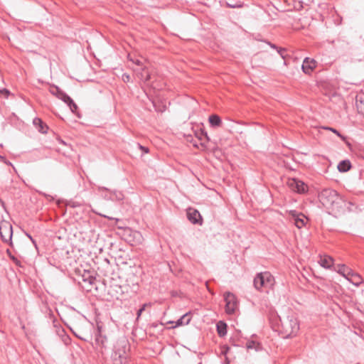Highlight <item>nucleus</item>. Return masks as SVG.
<instances>
[{"mask_svg": "<svg viewBox=\"0 0 364 364\" xmlns=\"http://www.w3.org/2000/svg\"><path fill=\"white\" fill-rule=\"evenodd\" d=\"M269 323L273 331L284 338L295 336L299 331V323L297 318L291 313L284 317L272 314Z\"/></svg>", "mask_w": 364, "mask_h": 364, "instance_id": "1", "label": "nucleus"}, {"mask_svg": "<svg viewBox=\"0 0 364 364\" xmlns=\"http://www.w3.org/2000/svg\"><path fill=\"white\" fill-rule=\"evenodd\" d=\"M129 342L124 338L118 339L113 347L111 360L113 364H126L127 362V349Z\"/></svg>", "mask_w": 364, "mask_h": 364, "instance_id": "2", "label": "nucleus"}, {"mask_svg": "<svg viewBox=\"0 0 364 364\" xmlns=\"http://www.w3.org/2000/svg\"><path fill=\"white\" fill-rule=\"evenodd\" d=\"M321 205H338L345 203V200L333 189H325L318 196Z\"/></svg>", "mask_w": 364, "mask_h": 364, "instance_id": "3", "label": "nucleus"}, {"mask_svg": "<svg viewBox=\"0 0 364 364\" xmlns=\"http://www.w3.org/2000/svg\"><path fill=\"white\" fill-rule=\"evenodd\" d=\"M253 284L258 291H262V288L269 289L274 284V278L269 272H260L254 278Z\"/></svg>", "mask_w": 364, "mask_h": 364, "instance_id": "4", "label": "nucleus"}, {"mask_svg": "<svg viewBox=\"0 0 364 364\" xmlns=\"http://www.w3.org/2000/svg\"><path fill=\"white\" fill-rule=\"evenodd\" d=\"M12 236L13 227L9 221L1 220L0 222V237L1 241L11 247H14Z\"/></svg>", "mask_w": 364, "mask_h": 364, "instance_id": "5", "label": "nucleus"}, {"mask_svg": "<svg viewBox=\"0 0 364 364\" xmlns=\"http://www.w3.org/2000/svg\"><path fill=\"white\" fill-rule=\"evenodd\" d=\"M50 92L56 96L58 99L63 101L66 103L70 107L72 112L75 113L77 109V105L73 102V100L69 97L65 92H64L62 90H60L58 86H52L50 88Z\"/></svg>", "mask_w": 364, "mask_h": 364, "instance_id": "6", "label": "nucleus"}, {"mask_svg": "<svg viewBox=\"0 0 364 364\" xmlns=\"http://www.w3.org/2000/svg\"><path fill=\"white\" fill-rule=\"evenodd\" d=\"M287 186L291 191L299 193H305L308 189L306 184L296 178H289L287 181Z\"/></svg>", "mask_w": 364, "mask_h": 364, "instance_id": "7", "label": "nucleus"}, {"mask_svg": "<svg viewBox=\"0 0 364 364\" xmlns=\"http://www.w3.org/2000/svg\"><path fill=\"white\" fill-rule=\"evenodd\" d=\"M225 311L228 314H232L235 312L237 306V299L235 295L228 292L225 295Z\"/></svg>", "mask_w": 364, "mask_h": 364, "instance_id": "8", "label": "nucleus"}, {"mask_svg": "<svg viewBox=\"0 0 364 364\" xmlns=\"http://www.w3.org/2000/svg\"><path fill=\"white\" fill-rule=\"evenodd\" d=\"M186 215L188 220L193 224H200L202 225L203 223V218L199 213L198 210H197L195 208H191L189 206L186 209Z\"/></svg>", "mask_w": 364, "mask_h": 364, "instance_id": "9", "label": "nucleus"}, {"mask_svg": "<svg viewBox=\"0 0 364 364\" xmlns=\"http://www.w3.org/2000/svg\"><path fill=\"white\" fill-rule=\"evenodd\" d=\"M289 215L291 216V218L294 220V225L299 229H301L305 226V225H306L305 219H307V218L303 213H298L296 210H289Z\"/></svg>", "mask_w": 364, "mask_h": 364, "instance_id": "10", "label": "nucleus"}, {"mask_svg": "<svg viewBox=\"0 0 364 364\" xmlns=\"http://www.w3.org/2000/svg\"><path fill=\"white\" fill-rule=\"evenodd\" d=\"M191 319V313L190 312L186 313L184 315H183L180 318H178L176 321H169L166 322V323H169V324L175 323L174 326L169 327L168 328L171 329V328H174L181 326L183 325H187L190 323Z\"/></svg>", "mask_w": 364, "mask_h": 364, "instance_id": "11", "label": "nucleus"}, {"mask_svg": "<svg viewBox=\"0 0 364 364\" xmlns=\"http://www.w3.org/2000/svg\"><path fill=\"white\" fill-rule=\"evenodd\" d=\"M316 61L309 58H306L304 60L301 68L306 74H310L313 70L316 67Z\"/></svg>", "mask_w": 364, "mask_h": 364, "instance_id": "12", "label": "nucleus"}, {"mask_svg": "<svg viewBox=\"0 0 364 364\" xmlns=\"http://www.w3.org/2000/svg\"><path fill=\"white\" fill-rule=\"evenodd\" d=\"M102 327L97 325V333H95V342L102 348H106L107 337L102 334Z\"/></svg>", "mask_w": 364, "mask_h": 364, "instance_id": "13", "label": "nucleus"}, {"mask_svg": "<svg viewBox=\"0 0 364 364\" xmlns=\"http://www.w3.org/2000/svg\"><path fill=\"white\" fill-rule=\"evenodd\" d=\"M355 106L358 112L364 117V93L361 92L356 95Z\"/></svg>", "mask_w": 364, "mask_h": 364, "instance_id": "14", "label": "nucleus"}, {"mask_svg": "<svg viewBox=\"0 0 364 364\" xmlns=\"http://www.w3.org/2000/svg\"><path fill=\"white\" fill-rule=\"evenodd\" d=\"M208 123L210 127L214 129L218 128L222 126L221 118L218 114H211L208 117Z\"/></svg>", "mask_w": 364, "mask_h": 364, "instance_id": "15", "label": "nucleus"}, {"mask_svg": "<svg viewBox=\"0 0 364 364\" xmlns=\"http://www.w3.org/2000/svg\"><path fill=\"white\" fill-rule=\"evenodd\" d=\"M33 124L38 130V132L45 134L47 133L48 127V126L42 121L41 119L38 117H36L33 119Z\"/></svg>", "mask_w": 364, "mask_h": 364, "instance_id": "16", "label": "nucleus"}, {"mask_svg": "<svg viewBox=\"0 0 364 364\" xmlns=\"http://www.w3.org/2000/svg\"><path fill=\"white\" fill-rule=\"evenodd\" d=\"M347 279L355 286H359L363 282V279L360 274L354 272L353 270L347 277Z\"/></svg>", "mask_w": 364, "mask_h": 364, "instance_id": "17", "label": "nucleus"}, {"mask_svg": "<svg viewBox=\"0 0 364 364\" xmlns=\"http://www.w3.org/2000/svg\"><path fill=\"white\" fill-rule=\"evenodd\" d=\"M228 325L223 321H219L216 323V331L220 337H224L227 334Z\"/></svg>", "mask_w": 364, "mask_h": 364, "instance_id": "18", "label": "nucleus"}, {"mask_svg": "<svg viewBox=\"0 0 364 364\" xmlns=\"http://www.w3.org/2000/svg\"><path fill=\"white\" fill-rule=\"evenodd\" d=\"M70 331L73 333V335L77 337V338L85 341V342H90L92 341V335L89 333H85L83 332H77L74 331L73 328H70Z\"/></svg>", "mask_w": 364, "mask_h": 364, "instance_id": "19", "label": "nucleus"}, {"mask_svg": "<svg viewBox=\"0 0 364 364\" xmlns=\"http://www.w3.org/2000/svg\"><path fill=\"white\" fill-rule=\"evenodd\" d=\"M320 264L324 268H330L333 264V259L330 256H324L321 257Z\"/></svg>", "mask_w": 364, "mask_h": 364, "instance_id": "20", "label": "nucleus"}, {"mask_svg": "<svg viewBox=\"0 0 364 364\" xmlns=\"http://www.w3.org/2000/svg\"><path fill=\"white\" fill-rule=\"evenodd\" d=\"M141 72H139L137 73L138 77L144 82H148L151 79V75L148 72L145 67L141 68Z\"/></svg>", "mask_w": 364, "mask_h": 364, "instance_id": "21", "label": "nucleus"}, {"mask_svg": "<svg viewBox=\"0 0 364 364\" xmlns=\"http://www.w3.org/2000/svg\"><path fill=\"white\" fill-rule=\"evenodd\" d=\"M351 168V164L349 160H343L338 164V170L340 172H346Z\"/></svg>", "mask_w": 364, "mask_h": 364, "instance_id": "22", "label": "nucleus"}, {"mask_svg": "<svg viewBox=\"0 0 364 364\" xmlns=\"http://www.w3.org/2000/svg\"><path fill=\"white\" fill-rule=\"evenodd\" d=\"M337 272L347 279V277L349 275L350 272H352V269L345 264H339L338 266Z\"/></svg>", "mask_w": 364, "mask_h": 364, "instance_id": "23", "label": "nucleus"}, {"mask_svg": "<svg viewBox=\"0 0 364 364\" xmlns=\"http://www.w3.org/2000/svg\"><path fill=\"white\" fill-rule=\"evenodd\" d=\"M59 336H61L62 341L64 343L65 345L68 346L71 343V338L66 333L65 331L63 328H60L58 331Z\"/></svg>", "mask_w": 364, "mask_h": 364, "instance_id": "24", "label": "nucleus"}, {"mask_svg": "<svg viewBox=\"0 0 364 364\" xmlns=\"http://www.w3.org/2000/svg\"><path fill=\"white\" fill-rule=\"evenodd\" d=\"M247 349H255L256 351H259L262 349V345L254 341H248L246 343Z\"/></svg>", "mask_w": 364, "mask_h": 364, "instance_id": "25", "label": "nucleus"}, {"mask_svg": "<svg viewBox=\"0 0 364 364\" xmlns=\"http://www.w3.org/2000/svg\"><path fill=\"white\" fill-rule=\"evenodd\" d=\"M289 5L292 4L293 9L297 11L301 10L303 8V4L300 1L296 0H287Z\"/></svg>", "mask_w": 364, "mask_h": 364, "instance_id": "26", "label": "nucleus"}, {"mask_svg": "<svg viewBox=\"0 0 364 364\" xmlns=\"http://www.w3.org/2000/svg\"><path fill=\"white\" fill-rule=\"evenodd\" d=\"M83 281L89 282L90 284H94L95 281L96 280L95 277L92 275H90V272H87V274L85 273L82 275Z\"/></svg>", "mask_w": 364, "mask_h": 364, "instance_id": "27", "label": "nucleus"}, {"mask_svg": "<svg viewBox=\"0 0 364 364\" xmlns=\"http://www.w3.org/2000/svg\"><path fill=\"white\" fill-rule=\"evenodd\" d=\"M230 347L228 345H224L221 347V353L224 355H227L230 352Z\"/></svg>", "mask_w": 364, "mask_h": 364, "instance_id": "28", "label": "nucleus"}, {"mask_svg": "<svg viewBox=\"0 0 364 364\" xmlns=\"http://www.w3.org/2000/svg\"><path fill=\"white\" fill-rule=\"evenodd\" d=\"M325 129H328L331 131L332 132L335 133L336 135H338L339 137H341L343 140H345V137L342 136L339 132L332 127H324Z\"/></svg>", "mask_w": 364, "mask_h": 364, "instance_id": "29", "label": "nucleus"}, {"mask_svg": "<svg viewBox=\"0 0 364 364\" xmlns=\"http://www.w3.org/2000/svg\"><path fill=\"white\" fill-rule=\"evenodd\" d=\"M146 304H144L136 312V319H139V318L141 316L142 312L145 310V308L146 306Z\"/></svg>", "mask_w": 364, "mask_h": 364, "instance_id": "30", "label": "nucleus"}, {"mask_svg": "<svg viewBox=\"0 0 364 364\" xmlns=\"http://www.w3.org/2000/svg\"><path fill=\"white\" fill-rule=\"evenodd\" d=\"M6 253L7 255H9V258L13 261L15 263L17 264V262H18V260L17 259L16 257H15L12 254H11V252L9 249H7L6 250Z\"/></svg>", "mask_w": 364, "mask_h": 364, "instance_id": "31", "label": "nucleus"}, {"mask_svg": "<svg viewBox=\"0 0 364 364\" xmlns=\"http://www.w3.org/2000/svg\"><path fill=\"white\" fill-rule=\"evenodd\" d=\"M137 146L140 150H141L145 154H148L149 152V149L148 147L144 146L140 144H137Z\"/></svg>", "mask_w": 364, "mask_h": 364, "instance_id": "32", "label": "nucleus"}, {"mask_svg": "<svg viewBox=\"0 0 364 364\" xmlns=\"http://www.w3.org/2000/svg\"><path fill=\"white\" fill-rule=\"evenodd\" d=\"M26 235L30 239V240L32 242V243L34 245L36 249H38L37 242H36V240H34L33 238V237L29 233L26 232Z\"/></svg>", "mask_w": 364, "mask_h": 364, "instance_id": "33", "label": "nucleus"}, {"mask_svg": "<svg viewBox=\"0 0 364 364\" xmlns=\"http://www.w3.org/2000/svg\"><path fill=\"white\" fill-rule=\"evenodd\" d=\"M0 93L4 94L6 96V97H7L9 95L10 92L7 89L4 88L2 90H0Z\"/></svg>", "mask_w": 364, "mask_h": 364, "instance_id": "34", "label": "nucleus"}, {"mask_svg": "<svg viewBox=\"0 0 364 364\" xmlns=\"http://www.w3.org/2000/svg\"><path fill=\"white\" fill-rule=\"evenodd\" d=\"M129 75H127V74H123L122 75V80L124 81V82H127V81H129Z\"/></svg>", "mask_w": 364, "mask_h": 364, "instance_id": "35", "label": "nucleus"}, {"mask_svg": "<svg viewBox=\"0 0 364 364\" xmlns=\"http://www.w3.org/2000/svg\"><path fill=\"white\" fill-rule=\"evenodd\" d=\"M58 207L60 208L62 215H65V212L67 211L68 206H58Z\"/></svg>", "mask_w": 364, "mask_h": 364, "instance_id": "36", "label": "nucleus"}, {"mask_svg": "<svg viewBox=\"0 0 364 364\" xmlns=\"http://www.w3.org/2000/svg\"><path fill=\"white\" fill-rule=\"evenodd\" d=\"M118 228H119V229H123V228H122V227H120V226H119V227H118ZM124 232H126L127 233H129V232H132V230H131V228H124Z\"/></svg>", "mask_w": 364, "mask_h": 364, "instance_id": "37", "label": "nucleus"}, {"mask_svg": "<svg viewBox=\"0 0 364 364\" xmlns=\"http://www.w3.org/2000/svg\"><path fill=\"white\" fill-rule=\"evenodd\" d=\"M130 60H132L134 63H135L137 65H141V61L139 59H136V60H134L132 58H130Z\"/></svg>", "mask_w": 364, "mask_h": 364, "instance_id": "38", "label": "nucleus"}, {"mask_svg": "<svg viewBox=\"0 0 364 364\" xmlns=\"http://www.w3.org/2000/svg\"><path fill=\"white\" fill-rule=\"evenodd\" d=\"M228 6L230 7V8H237V7H240L241 5H239V4H228Z\"/></svg>", "mask_w": 364, "mask_h": 364, "instance_id": "39", "label": "nucleus"}, {"mask_svg": "<svg viewBox=\"0 0 364 364\" xmlns=\"http://www.w3.org/2000/svg\"><path fill=\"white\" fill-rule=\"evenodd\" d=\"M102 215L103 217H105V218H107L109 220H116L117 221H119V219H117V218L109 217V216H107V215Z\"/></svg>", "mask_w": 364, "mask_h": 364, "instance_id": "40", "label": "nucleus"}, {"mask_svg": "<svg viewBox=\"0 0 364 364\" xmlns=\"http://www.w3.org/2000/svg\"><path fill=\"white\" fill-rule=\"evenodd\" d=\"M115 291V294H112V297H115L116 299H118V294H119V292L116 289H114Z\"/></svg>", "mask_w": 364, "mask_h": 364, "instance_id": "41", "label": "nucleus"}, {"mask_svg": "<svg viewBox=\"0 0 364 364\" xmlns=\"http://www.w3.org/2000/svg\"><path fill=\"white\" fill-rule=\"evenodd\" d=\"M284 51H285V50H284V49H281V48H280L279 50H278V53L281 55V56H282V58H284L283 53H284Z\"/></svg>", "mask_w": 364, "mask_h": 364, "instance_id": "42", "label": "nucleus"}, {"mask_svg": "<svg viewBox=\"0 0 364 364\" xmlns=\"http://www.w3.org/2000/svg\"><path fill=\"white\" fill-rule=\"evenodd\" d=\"M198 141H200V145L201 146L202 148H203L205 146L204 145V143L203 141H202V139L200 138L198 139H197Z\"/></svg>", "mask_w": 364, "mask_h": 364, "instance_id": "43", "label": "nucleus"}, {"mask_svg": "<svg viewBox=\"0 0 364 364\" xmlns=\"http://www.w3.org/2000/svg\"><path fill=\"white\" fill-rule=\"evenodd\" d=\"M0 160H1V161L5 162L6 164H7V162L6 161L5 158H4V156H0Z\"/></svg>", "mask_w": 364, "mask_h": 364, "instance_id": "44", "label": "nucleus"}, {"mask_svg": "<svg viewBox=\"0 0 364 364\" xmlns=\"http://www.w3.org/2000/svg\"><path fill=\"white\" fill-rule=\"evenodd\" d=\"M158 325H159V323H151V326L154 327V328H156V327L158 326Z\"/></svg>", "mask_w": 364, "mask_h": 364, "instance_id": "45", "label": "nucleus"}, {"mask_svg": "<svg viewBox=\"0 0 364 364\" xmlns=\"http://www.w3.org/2000/svg\"><path fill=\"white\" fill-rule=\"evenodd\" d=\"M109 288H110V289H112V288H113V286H110V287H109ZM114 288H117V289H121V287H118L117 285L114 286Z\"/></svg>", "mask_w": 364, "mask_h": 364, "instance_id": "46", "label": "nucleus"}, {"mask_svg": "<svg viewBox=\"0 0 364 364\" xmlns=\"http://www.w3.org/2000/svg\"><path fill=\"white\" fill-rule=\"evenodd\" d=\"M205 287H206V290H208V291L211 292L210 289H209L208 284L207 282H206Z\"/></svg>", "mask_w": 364, "mask_h": 364, "instance_id": "47", "label": "nucleus"}, {"mask_svg": "<svg viewBox=\"0 0 364 364\" xmlns=\"http://www.w3.org/2000/svg\"><path fill=\"white\" fill-rule=\"evenodd\" d=\"M269 45H270V46H271L272 48H277V47H276V46H275V45H274V44H271V43H269Z\"/></svg>", "mask_w": 364, "mask_h": 364, "instance_id": "48", "label": "nucleus"}, {"mask_svg": "<svg viewBox=\"0 0 364 364\" xmlns=\"http://www.w3.org/2000/svg\"><path fill=\"white\" fill-rule=\"evenodd\" d=\"M193 146H196V147H197V148H199V146H198V144L196 142H195V143L193 144Z\"/></svg>", "mask_w": 364, "mask_h": 364, "instance_id": "49", "label": "nucleus"}, {"mask_svg": "<svg viewBox=\"0 0 364 364\" xmlns=\"http://www.w3.org/2000/svg\"><path fill=\"white\" fill-rule=\"evenodd\" d=\"M59 141L63 144H65V141L62 139H60Z\"/></svg>", "mask_w": 364, "mask_h": 364, "instance_id": "50", "label": "nucleus"}, {"mask_svg": "<svg viewBox=\"0 0 364 364\" xmlns=\"http://www.w3.org/2000/svg\"><path fill=\"white\" fill-rule=\"evenodd\" d=\"M2 207L4 208V210H5L6 212H7V213H8V210H7V209H6V205H4V206H2Z\"/></svg>", "mask_w": 364, "mask_h": 364, "instance_id": "51", "label": "nucleus"}, {"mask_svg": "<svg viewBox=\"0 0 364 364\" xmlns=\"http://www.w3.org/2000/svg\"><path fill=\"white\" fill-rule=\"evenodd\" d=\"M205 138H206V141H208L209 140V137L208 136V135L206 134L205 136Z\"/></svg>", "mask_w": 364, "mask_h": 364, "instance_id": "52", "label": "nucleus"}, {"mask_svg": "<svg viewBox=\"0 0 364 364\" xmlns=\"http://www.w3.org/2000/svg\"><path fill=\"white\" fill-rule=\"evenodd\" d=\"M69 207H70V208L73 209V208H74L75 206L71 205V206H69Z\"/></svg>", "mask_w": 364, "mask_h": 364, "instance_id": "53", "label": "nucleus"}, {"mask_svg": "<svg viewBox=\"0 0 364 364\" xmlns=\"http://www.w3.org/2000/svg\"><path fill=\"white\" fill-rule=\"evenodd\" d=\"M159 324H160V325H162V326H164V323H162V322H160V323H159Z\"/></svg>", "mask_w": 364, "mask_h": 364, "instance_id": "54", "label": "nucleus"}, {"mask_svg": "<svg viewBox=\"0 0 364 364\" xmlns=\"http://www.w3.org/2000/svg\"><path fill=\"white\" fill-rule=\"evenodd\" d=\"M107 264H109V259H105Z\"/></svg>", "mask_w": 364, "mask_h": 364, "instance_id": "55", "label": "nucleus"}]
</instances>
